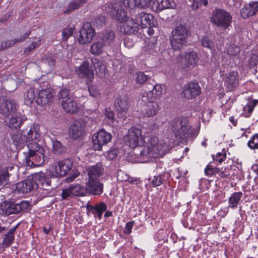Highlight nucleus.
Segmentation results:
<instances>
[{"label": "nucleus", "instance_id": "53", "mask_svg": "<svg viewBox=\"0 0 258 258\" xmlns=\"http://www.w3.org/2000/svg\"><path fill=\"white\" fill-rule=\"evenodd\" d=\"M152 0H137V7L141 8H148L151 6Z\"/></svg>", "mask_w": 258, "mask_h": 258}, {"label": "nucleus", "instance_id": "9", "mask_svg": "<svg viewBox=\"0 0 258 258\" xmlns=\"http://www.w3.org/2000/svg\"><path fill=\"white\" fill-rule=\"evenodd\" d=\"M114 106L117 111V121L123 123L130 106L128 96L125 94L119 96L115 100Z\"/></svg>", "mask_w": 258, "mask_h": 258}, {"label": "nucleus", "instance_id": "18", "mask_svg": "<svg viewBox=\"0 0 258 258\" xmlns=\"http://www.w3.org/2000/svg\"><path fill=\"white\" fill-rule=\"evenodd\" d=\"M180 56L181 62L185 69H192L198 62L197 54L193 51L182 53Z\"/></svg>", "mask_w": 258, "mask_h": 258}, {"label": "nucleus", "instance_id": "21", "mask_svg": "<svg viewBox=\"0 0 258 258\" xmlns=\"http://www.w3.org/2000/svg\"><path fill=\"white\" fill-rule=\"evenodd\" d=\"M35 189H37V184L33 180L32 175L18 182L16 186V190L19 193L25 194Z\"/></svg>", "mask_w": 258, "mask_h": 258}, {"label": "nucleus", "instance_id": "34", "mask_svg": "<svg viewBox=\"0 0 258 258\" xmlns=\"http://www.w3.org/2000/svg\"><path fill=\"white\" fill-rule=\"evenodd\" d=\"M31 32V30H29L24 33L22 35L15 38L14 40H11L3 42L1 46L0 47V49L4 50L8 47L13 46L16 43L23 42L30 35Z\"/></svg>", "mask_w": 258, "mask_h": 258}, {"label": "nucleus", "instance_id": "5", "mask_svg": "<svg viewBox=\"0 0 258 258\" xmlns=\"http://www.w3.org/2000/svg\"><path fill=\"white\" fill-rule=\"evenodd\" d=\"M94 70L96 74L101 78L104 77L108 70L106 64L97 58L91 59V64L88 61H85L82 63V75L86 78V83L88 85L94 79Z\"/></svg>", "mask_w": 258, "mask_h": 258}, {"label": "nucleus", "instance_id": "51", "mask_svg": "<svg viewBox=\"0 0 258 258\" xmlns=\"http://www.w3.org/2000/svg\"><path fill=\"white\" fill-rule=\"evenodd\" d=\"M217 171L216 167H214L211 163L207 165L205 169V173L206 176H211L213 175L216 174V172Z\"/></svg>", "mask_w": 258, "mask_h": 258}, {"label": "nucleus", "instance_id": "24", "mask_svg": "<svg viewBox=\"0 0 258 258\" xmlns=\"http://www.w3.org/2000/svg\"><path fill=\"white\" fill-rule=\"evenodd\" d=\"M95 32L90 23L86 22L82 27V44L90 43L94 37Z\"/></svg>", "mask_w": 258, "mask_h": 258}, {"label": "nucleus", "instance_id": "30", "mask_svg": "<svg viewBox=\"0 0 258 258\" xmlns=\"http://www.w3.org/2000/svg\"><path fill=\"white\" fill-rule=\"evenodd\" d=\"M61 105L63 109L66 112L70 113H75L77 112L79 109L77 101L76 99L73 97L62 101Z\"/></svg>", "mask_w": 258, "mask_h": 258}, {"label": "nucleus", "instance_id": "17", "mask_svg": "<svg viewBox=\"0 0 258 258\" xmlns=\"http://www.w3.org/2000/svg\"><path fill=\"white\" fill-rule=\"evenodd\" d=\"M82 207L86 208V213L88 216L92 214L95 217L97 216L99 219L102 218L103 212L107 209V205L104 202H100L95 206L89 205L88 203H86L82 201Z\"/></svg>", "mask_w": 258, "mask_h": 258}, {"label": "nucleus", "instance_id": "45", "mask_svg": "<svg viewBox=\"0 0 258 258\" xmlns=\"http://www.w3.org/2000/svg\"><path fill=\"white\" fill-rule=\"evenodd\" d=\"M81 0H74L71 1L68 5L66 10L64 11L66 14H69L79 8Z\"/></svg>", "mask_w": 258, "mask_h": 258}, {"label": "nucleus", "instance_id": "25", "mask_svg": "<svg viewBox=\"0 0 258 258\" xmlns=\"http://www.w3.org/2000/svg\"><path fill=\"white\" fill-rule=\"evenodd\" d=\"M239 75L236 71H232L227 74L224 80V85L227 90L232 91L238 85Z\"/></svg>", "mask_w": 258, "mask_h": 258}, {"label": "nucleus", "instance_id": "49", "mask_svg": "<svg viewBox=\"0 0 258 258\" xmlns=\"http://www.w3.org/2000/svg\"><path fill=\"white\" fill-rule=\"evenodd\" d=\"M58 97L59 100H61V102L64 100H67L69 98H72L70 93L69 91L66 89H63L60 90Z\"/></svg>", "mask_w": 258, "mask_h": 258}, {"label": "nucleus", "instance_id": "11", "mask_svg": "<svg viewBox=\"0 0 258 258\" xmlns=\"http://www.w3.org/2000/svg\"><path fill=\"white\" fill-rule=\"evenodd\" d=\"M104 185L98 180L88 179L85 186H82V196H99L103 192Z\"/></svg>", "mask_w": 258, "mask_h": 258}, {"label": "nucleus", "instance_id": "3", "mask_svg": "<svg viewBox=\"0 0 258 258\" xmlns=\"http://www.w3.org/2000/svg\"><path fill=\"white\" fill-rule=\"evenodd\" d=\"M40 136L39 126L35 123H29L20 132H16L10 135L13 144L18 150L22 149L28 142L37 140Z\"/></svg>", "mask_w": 258, "mask_h": 258}, {"label": "nucleus", "instance_id": "46", "mask_svg": "<svg viewBox=\"0 0 258 258\" xmlns=\"http://www.w3.org/2000/svg\"><path fill=\"white\" fill-rule=\"evenodd\" d=\"M247 145L251 149H258V134H254L251 137Z\"/></svg>", "mask_w": 258, "mask_h": 258}, {"label": "nucleus", "instance_id": "43", "mask_svg": "<svg viewBox=\"0 0 258 258\" xmlns=\"http://www.w3.org/2000/svg\"><path fill=\"white\" fill-rule=\"evenodd\" d=\"M156 98L153 94V92L150 91H144L141 93V102L144 105L151 103L152 102H156L155 99Z\"/></svg>", "mask_w": 258, "mask_h": 258}, {"label": "nucleus", "instance_id": "15", "mask_svg": "<svg viewBox=\"0 0 258 258\" xmlns=\"http://www.w3.org/2000/svg\"><path fill=\"white\" fill-rule=\"evenodd\" d=\"M27 120V117L21 113L17 112L9 116H7L5 119L6 125L11 128L17 129L21 127L24 121Z\"/></svg>", "mask_w": 258, "mask_h": 258}, {"label": "nucleus", "instance_id": "27", "mask_svg": "<svg viewBox=\"0 0 258 258\" xmlns=\"http://www.w3.org/2000/svg\"><path fill=\"white\" fill-rule=\"evenodd\" d=\"M115 33L110 30H105L100 35V41L107 47H112L114 43Z\"/></svg>", "mask_w": 258, "mask_h": 258}, {"label": "nucleus", "instance_id": "14", "mask_svg": "<svg viewBox=\"0 0 258 258\" xmlns=\"http://www.w3.org/2000/svg\"><path fill=\"white\" fill-rule=\"evenodd\" d=\"M108 9L106 11L109 13L111 18L120 23L124 22L125 18H126V12L118 4H109Z\"/></svg>", "mask_w": 258, "mask_h": 258}, {"label": "nucleus", "instance_id": "10", "mask_svg": "<svg viewBox=\"0 0 258 258\" xmlns=\"http://www.w3.org/2000/svg\"><path fill=\"white\" fill-rule=\"evenodd\" d=\"M29 206L28 201H23L20 203L14 202H7L0 204V214L4 216H9L13 214H17L26 210Z\"/></svg>", "mask_w": 258, "mask_h": 258}, {"label": "nucleus", "instance_id": "6", "mask_svg": "<svg viewBox=\"0 0 258 258\" xmlns=\"http://www.w3.org/2000/svg\"><path fill=\"white\" fill-rule=\"evenodd\" d=\"M189 31L184 25L177 26L172 31L170 38L171 47L174 50L180 49L183 46L187 44Z\"/></svg>", "mask_w": 258, "mask_h": 258}, {"label": "nucleus", "instance_id": "36", "mask_svg": "<svg viewBox=\"0 0 258 258\" xmlns=\"http://www.w3.org/2000/svg\"><path fill=\"white\" fill-rule=\"evenodd\" d=\"M243 194L241 191L233 192L228 199V207L231 209H235L241 201Z\"/></svg>", "mask_w": 258, "mask_h": 258}, {"label": "nucleus", "instance_id": "28", "mask_svg": "<svg viewBox=\"0 0 258 258\" xmlns=\"http://www.w3.org/2000/svg\"><path fill=\"white\" fill-rule=\"evenodd\" d=\"M87 171L88 175V179L98 180L102 175L104 169L101 164L97 163L95 165L88 167Z\"/></svg>", "mask_w": 258, "mask_h": 258}, {"label": "nucleus", "instance_id": "1", "mask_svg": "<svg viewBox=\"0 0 258 258\" xmlns=\"http://www.w3.org/2000/svg\"><path fill=\"white\" fill-rule=\"evenodd\" d=\"M124 141L130 148H137L135 154L142 159L154 157L158 151L157 138L151 137L145 142L142 130L134 126L128 130Z\"/></svg>", "mask_w": 258, "mask_h": 258}, {"label": "nucleus", "instance_id": "59", "mask_svg": "<svg viewBox=\"0 0 258 258\" xmlns=\"http://www.w3.org/2000/svg\"><path fill=\"white\" fill-rule=\"evenodd\" d=\"M135 224L134 221L127 222L125 226V229L123 233L125 234H129L132 232V229Z\"/></svg>", "mask_w": 258, "mask_h": 258}, {"label": "nucleus", "instance_id": "61", "mask_svg": "<svg viewBox=\"0 0 258 258\" xmlns=\"http://www.w3.org/2000/svg\"><path fill=\"white\" fill-rule=\"evenodd\" d=\"M34 39L35 40L32 42L30 44L34 49L40 46L41 42V39L40 37H35Z\"/></svg>", "mask_w": 258, "mask_h": 258}, {"label": "nucleus", "instance_id": "40", "mask_svg": "<svg viewBox=\"0 0 258 258\" xmlns=\"http://www.w3.org/2000/svg\"><path fill=\"white\" fill-rule=\"evenodd\" d=\"M148 72H139L135 74V80L137 84H143L150 80L151 77Z\"/></svg>", "mask_w": 258, "mask_h": 258}, {"label": "nucleus", "instance_id": "58", "mask_svg": "<svg viewBox=\"0 0 258 258\" xmlns=\"http://www.w3.org/2000/svg\"><path fill=\"white\" fill-rule=\"evenodd\" d=\"M226 157V156L225 153H222L219 152L217 154L215 157L214 156L213 157V159L214 161H217L220 163L225 160Z\"/></svg>", "mask_w": 258, "mask_h": 258}, {"label": "nucleus", "instance_id": "29", "mask_svg": "<svg viewBox=\"0 0 258 258\" xmlns=\"http://www.w3.org/2000/svg\"><path fill=\"white\" fill-rule=\"evenodd\" d=\"M176 4L173 0H156L153 2L152 8L156 11H161L166 9H173Z\"/></svg>", "mask_w": 258, "mask_h": 258}, {"label": "nucleus", "instance_id": "50", "mask_svg": "<svg viewBox=\"0 0 258 258\" xmlns=\"http://www.w3.org/2000/svg\"><path fill=\"white\" fill-rule=\"evenodd\" d=\"M70 188L72 196L80 197L81 196V185L80 184L72 185Z\"/></svg>", "mask_w": 258, "mask_h": 258}, {"label": "nucleus", "instance_id": "13", "mask_svg": "<svg viewBox=\"0 0 258 258\" xmlns=\"http://www.w3.org/2000/svg\"><path fill=\"white\" fill-rule=\"evenodd\" d=\"M111 139L110 134L103 129L100 130L98 132L95 133L92 138L94 150H101L102 147L109 143Z\"/></svg>", "mask_w": 258, "mask_h": 258}, {"label": "nucleus", "instance_id": "33", "mask_svg": "<svg viewBox=\"0 0 258 258\" xmlns=\"http://www.w3.org/2000/svg\"><path fill=\"white\" fill-rule=\"evenodd\" d=\"M159 107L157 102H152L144 105L143 114L146 117H152L155 116L158 112Z\"/></svg>", "mask_w": 258, "mask_h": 258}, {"label": "nucleus", "instance_id": "4", "mask_svg": "<svg viewBox=\"0 0 258 258\" xmlns=\"http://www.w3.org/2000/svg\"><path fill=\"white\" fill-rule=\"evenodd\" d=\"M188 124V119L184 117L175 118L170 122L175 137L179 140L183 141L187 138L195 139L198 135V133Z\"/></svg>", "mask_w": 258, "mask_h": 258}, {"label": "nucleus", "instance_id": "42", "mask_svg": "<svg viewBox=\"0 0 258 258\" xmlns=\"http://www.w3.org/2000/svg\"><path fill=\"white\" fill-rule=\"evenodd\" d=\"M186 3L193 10L198 9L202 5L206 6L208 4L207 0H187Z\"/></svg>", "mask_w": 258, "mask_h": 258}, {"label": "nucleus", "instance_id": "20", "mask_svg": "<svg viewBox=\"0 0 258 258\" xmlns=\"http://www.w3.org/2000/svg\"><path fill=\"white\" fill-rule=\"evenodd\" d=\"M121 31L125 34L132 35L137 33L139 30L140 24L138 20L132 18H125L124 22H122Z\"/></svg>", "mask_w": 258, "mask_h": 258}, {"label": "nucleus", "instance_id": "60", "mask_svg": "<svg viewBox=\"0 0 258 258\" xmlns=\"http://www.w3.org/2000/svg\"><path fill=\"white\" fill-rule=\"evenodd\" d=\"M217 171L216 172V174H218L221 178L228 177L230 175L229 173H227L225 170H223L222 168L220 169L217 168Z\"/></svg>", "mask_w": 258, "mask_h": 258}, {"label": "nucleus", "instance_id": "52", "mask_svg": "<svg viewBox=\"0 0 258 258\" xmlns=\"http://www.w3.org/2000/svg\"><path fill=\"white\" fill-rule=\"evenodd\" d=\"M74 27H67L62 30V39L64 40H67L69 37H70L73 33Z\"/></svg>", "mask_w": 258, "mask_h": 258}, {"label": "nucleus", "instance_id": "38", "mask_svg": "<svg viewBox=\"0 0 258 258\" xmlns=\"http://www.w3.org/2000/svg\"><path fill=\"white\" fill-rule=\"evenodd\" d=\"M105 47H106L99 40L93 43L91 45L90 50L92 54L97 55L101 54Z\"/></svg>", "mask_w": 258, "mask_h": 258}, {"label": "nucleus", "instance_id": "63", "mask_svg": "<svg viewBox=\"0 0 258 258\" xmlns=\"http://www.w3.org/2000/svg\"><path fill=\"white\" fill-rule=\"evenodd\" d=\"M122 181H127L129 183H133L135 181H137V178H134L129 176H127V175H125V177L122 179Z\"/></svg>", "mask_w": 258, "mask_h": 258}, {"label": "nucleus", "instance_id": "39", "mask_svg": "<svg viewBox=\"0 0 258 258\" xmlns=\"http://www.w3.org/2000/svg\"><path fill=\"white\" fill-rule=\"evenodd\" d=\"M35 97L34 89L33 88H30L24 94L25 104L28 106H31Z\"/></svg>", "mask_w": 258, "mask_h": 258}, {"label": "nucleus", "instance_id": "48", "mask_svg": "<svg viewBox=\"0 0 258 258\" xmlns=\"http://www.w3.org/2000/svg\"><path fill=\"white\" fill-rule=\"evenodd\" d=\"M257 101L256 100H252L243 107V110L247 111L249 114H251L253 110L254 107L257 105Z\"/></svg>", "mask_w": 258, "mask_h": 258}, {"label": "nucleus", "instance_id": "47", "mask_svg": "<svg viewBox=\"0 0 258 258\" xmlns=\"http://www.w3.org/2000/svg\"><path fill=\"white\" fill-rule=\"evenodd\" d=\"M150 91L153 92V94L156 98H158L162 93L163 87L161 85L156 84L153 85V89Z\"/></svg>", "mask_w": 258, "mask_h": 258}, {"label": "nucleus", "instance_id": "62", "mask_svg": "<svg viewBox=\"0 0 258 258\" xmlns=\"http://www.w3.org/2000/svg\"><path fill=\"white\" fill-rule=\"evenodd\" d=\"M70 196H72V193L70 188L64 189L62 190L61 197L63 199H66Z\"/></svg>", "mask_w": 258, "mask_h": 258}, {"label": "nucleus", "instance_id": "54", "mask_svg": "<svg viewBox=\"0 0 258 258\" xmlns=\"http://www.w3.org/2000/svg\"><path fill=\"white\" fill-rule=\"evenodd\" d=\"M88 91L91 96L96 97L98 96L100 93L99 89H98L96 86L91 85L88 87Z\"/></svg>", "mask_w": 258, "mask_h": 258}, {"label": "nucleus", "instance_id": "19", "mask_svg": "<svg viewBox=\"0 0 258 258\" xmlns=\"http://www.w3.org/2000/svg\"><path fill=\"white\" fill-rule=\"evenodd\" d=\"M201 93V89L196 82L191 81L185 84L183 89V94L188 99H192L199 95Z\"/></svg>", "mask_w": 258, "mask_h": 258}, {"label": "nucleus", "instance_id": "64", "mask_svg": "<svg viewBox=\"0 0 258 258\" xmlns=\"http://www.w3.org/2000/svg\"><path fill=\"white\" fill-rule=\"evenodd\" d=\"M33 50H34V48H32V46L29 45L24 49V54L25 55H28Z\"/></svg>", "mask_w": 258, "mask_h": 258}, {"label": "nucleus", "instance_id": "44", "mask_svg": "<svg viewBox=\"0 0 258 258\" xmlns=\"http://www.w3.org/2000/svg\"><path fill=\"white\" fill-rule=\"evenodd\" d=\"M51 142L52 143V152L55 154L59 155L64 152L66 148L61 145L60 142L51 140Z\"/></svg>", "mask_w": 258, "mask_h": 258}, {"label": "nucleus", "instance_id": "7", "mask_svg": "<svg viewBox=\"0 0 258 258\" xmlns=\"http://www.w3.org/2000/svg\"><path fill=\"white\" fill-rule=\"evenodd\" d=\"M232 17L229 12L225 10L216 9L212 13L211 22L224 29H227L231 24Z\"/></svg>", "mask_w": 258, "mask_h": 258}, {"label": "nucleus", "instance_id": "8", "mask_svg": "<svg viewBox=\"0 0 258 258\" xmlns=\"http://www.w3.org/2000/svg\"><path fill=\"white\" fill-rule=\"evenodd\" d=\"M73 163L69 159H66L53 163L50 168V176L54 177H63L72 171Z\"/></svg>", "mask_w": 258, "mask_h": 258}, {"label": "nucleus", "instance_id": "56", "mask_svg": "<svg viewBox=\"0 0 258 258\" xmlns=\"http://www.w3.org/2000/svg\"><path fill=\"white\" fill-rule=\"evenodd\" d=\"M120 2L125 7L130 8L132 9L137 7V0H120Z\"/></svg>", "mask_w": 258, "mask_h": 258}, {"label": "nucleus", "instance_id": "16", "mask_svg": "<svg viewBox=\"0 0 258 258\" xmlns=\"http://www.w3.org/2000/svg\"><path fill=\"white\" fill-rule=\"evenodd\" d=\"M18 105L13 99L3 100L0 102V113L6 117L15 113L18 109Z\"/></svg>", "mask_w": 258, "mask_h": 258}, {"label": "nucleus", "instance_id": "35", "mask_svg": "<svg viewBox=\"0 0 258 258\" xmlns=\"http://www.w3.org/2000/svg\"><path fill=\"white\" fill-rule=\"evenodd\" d=\"M69 136L72 140H77L81 136V120H76L71 125L69 130Z\"/></svg>", "mask_w": 258, "mask_h": 258}, {"label": "nucleus", "instance_id": "37", "mask_svg": "<svg viewBox=\"0 0 258 258\" xmlns=\"http://www.w3.org/2000/svg\"><path fill=\"white\" fill-rule=\"evenodd\" d=\"M240 52V47L232 43L227 44L224 50V52L230 56H236Z\"/></svg>", "mask_w": 258, "mask_h": 258}, {"label": "nucleus", "instance_id": "57", "mask_svg": "<svg viewBox=\"0 0 258 258\" xmlns=\"http://www.w3.org/2000/svg\"><path fill=\"white\" fill-rule=\"evenodd\" d=\"M105 116L107 118L109 119L112 122L115 120L114 113L109 108L105 109L104 112Z\"/></svg>", "mask_w": 258, "mask_h": 258}, {"label": "nucleus", "instance_id": "26", "mask_svg": "<svg viewBox=\"0 0 258 258\" xmlns=\"http://www.w3.org/2000/svg\"><path fill=\"white\" fill-rule=\"evenodd\" d=\"M34 181L37 184V188L41 186L43 189H49L48 187L50 186L51 182L48 177H45V175L43 172H38L32 174Z\"/></svg>", "mask_w": 258, "mask_h": 258}, {"label": "nucleus", "instance_id": "2", "mask_svg": "<svg viewBox=\"0 0 258 258\" xmlns=\"http://www.w3.org/2000/svg\"><path fill=\"white\" fill-rule=\"evenodd\" d=\"M28 152H24L23 162L28 166H39L43 164L46 158L45 156L46 146L43 140H35L27 144Z\"/></svg>", "mask_w": 258, "mask_h": 258}, {"label": "nucleus", "instance_id": "32", "mask_svg": "<svg viewBox=\"0 0 258 258\" xmlns=\"http://www.w3.org/2000/svg\"><path fill=\"white\" fill-rule=\"evenodd\" d=\"M136 18L138 22L140 21V26L141 25L142 28H147L148 26H151L152 24H153L152 21H153L154 19V17L151 14L142 12L136 16Z\"/></svg>", "mask_w": 258, "mask_h": 258}, {"label": "nucleus", "instance_id": "31", "mask_svg": "<svg viewBox=\"0 0 258 258\" xmlns=\"http://www.w3.org/2000/svg\"><path fill=\"white\" fill-rule=\"evenodd\" d=\"M20 225L17 224L15 226L10 229L9 231L4 235L1 244L4 247H8L13 243L15 240V233Z\"/></svg>", "mask_w": 258, "mask_h": 258}, {"label": "nucleus", "instance_id": "12", "mask_svg": "<svg viewBox=\"0 0 258 258\" xmlns=\"http://www.w3.org/2000/svg\"><path fill=\"white\" fill-rule=\"evenodd\" d=\"M48 84L46 86L40 85L37 88V96L36 97V102L41 106H45L48 104L52 101L53 98L52 89L48 86Z\"/></svg>", "mask_w": 258, "mask_h": 258}, {"label": "nucleus", "instance_id": "22", "mask_svg": "<svg viewBox=\"0 0 258 258\" xmlns=\"http://www.w3.org/2000/svg\"><path fill=\"white\" fill-rule=\"evenodd\" d=\"M258 12V2L252 1L246 4L240 10V15L242 18L247 19L255 15Z\"/></svg>", "mask_w": 258, "mask_h": 258}, {"label": "nucleus", "instance_id": "23", "mask_svg": "<svg viewBox=\"0 0 258 258\" xmlns=\"http://www.w3.org/2000/svg\"><path fill=\"white\" fill-rule=\"evenodd\" d=\"M14 168L11 164H0V186H5L10 183L11 172Z\"/></svg>", "mask_w": 258, "mask_h": 258}, {"label": "nucleus", "instance_id": "41", "mask_svg": "<svg viewBox=\"0 0 258 258\" xmlns=\"http://www.w3.org/2000/svg\"><path fill=\"white\" fill-rule=\"evenodd\" d=\"M201 43L203 47L212 50L215 47L214 37L212 35L204 36L201 40Z\"/></svg>", "mask_w": 258, "mask_h": 258}, {"label": "nucleus", "instance_id": "55", "mask_svg": "<svg viewBox=\"0 0 258 258\" xmlns=\"http://www.w3.org/2000/svg\"><path fill=\"white\" fill-rule=\"evenodd\" d=\"M151 183L154 187H157L163 183V179L161 177V175L159 174L158 175L154 176L151 180Z\"/></svg>", "mask_w": 258, "mask_h": 258}]
</instances>
